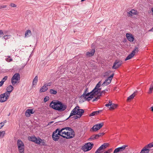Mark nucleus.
<instances>
[{
    "instance_id": "38",
    "label": "nucleus",
    "mask_w": 153,
    "mask_h": 153,
    "mask_svg": "<svg viewBox=\"0 0 153 153\" xmlns=\"http://www.w3.org/2000/svg\"><path fill=\"white\" fill-rule=\"evenodd\" d=\"M5 134V131H0V137H1V138H3Z\"/></svg>"
},
{
    "instance_id": "54",
    "label": "nucleus",
    "mask_w": 153,
    "mask_h": 153,
    "mask_svg": "<svg viewBox=\"0 0 153 153\" xmlns=\"http://www.w3.org/2000/svg\"><path fill=\"white\" fill-rule=\"evenodd\" d=\"M59 130V128L56 129L55 131H54L53 133H54V134H57V132H58Z\"/></svg>"
},
{
    "instance_id": "36",
    "label": "nucleus",
    "mask_w": 153,
    "mask_h": 153,
    "mask_svg": "<svg viewBox=\"0 0 153 153\" xmlns=\"http://www.w3.org/2000/svg\"><path fill=\"white\" fill-rule=\"evenodd\" d=\"M110 91L109 88L106 89L105 90L101 91V93L102 94L104 95L107 91L109 92Z\"/></svg>"
},
{
    "instance_id": "48",
    "label": "nucleus",
    "mask_w": 153,
    "mask_h": 153,
    "mask_svg": "<svg viewBox=\"0 0 153 153\" xmlns=\"http://www.w3.org/2000/svg\"><path fill=\"white\" fill-rule=\"evenodd\" d=\"M52 83L51 82H50L47 83H45V84L46 85V86L47 87V86H50L51 85Z\"/></svg>"
},
{
    "instance_id": "59",
    "label": "nucleus",
    "mask_w": 153,
    "mask_h": 153,
    "mask_svg": "<svg viewBox=\"0 0 153 153\" xmlns=\"http://www.w3.org/2000/svg\"><path fill=\"white\" fill-rule=\"evenodd\" d=\"M4 82L2 81L0 82V87L1 86L4 84Z\"/></svg>"
},
{
    "instance_id": "34",
    "label": "nucleus",
    "mask_w": 153,
    "mask_h": 153,
    "mask_svg": "<svg viewBox=\"0 0 153 153\" xmlns=\"http://www.w3.org/2000/svg\"><path fill=\"white\" fill-rule=\"evenodd\" d=\"M41 140V139L39 137L38 139L36 138V140L35 141V142H34V143L38 144H40L41 143V142L40 141Z\"/></svg>"
},
{
    "instance_id": "5",
    "label": "nucleus",
    "mask_w": 153,
    "mask_h": 153,
    "mask_svg": "<svg viewBox=\"0 0 153 153\" xmlns=\"http://www.w3.org/2000/svg\"><path fill=\"white\" fill-rule=\"evenodd\" d=\"M103 123H99L94 125L90 129V131L92 132H95L100 129L103 126Z\"/></svg>"
},
{
    "instance_id": "30",
    "label": "nucleus",
    "mask_w": 153,
    "mask_h": 153,
    "mask_svg": "<svg viewBox=\"0 0 153 153\" xmlns=\"http://www.w3.org/2000/svg\"><path fill=\"white\" fill-rule=\"evenodd\" d=\"M117 106V104L112 103L111 105H110V107L109 108L110 109H114L115 108H116Z\"/></svg>"
},
{
    "instance_id": "51",
    "label": "nucleus",
    "mask_w": 153,
    "mask_h": 153,
    "mask_svg": "<svg viewBox=\"0 0 153 153\" xmlns=\"http://www.w3.org/2000/svg\"><path fill=\"white\" fill-rule=\"evenodd\" d=\"M4 125V123L1 122L0 123V129Z\"/></svg>"
},
{
    "instance_id": "53",
    "label": "nucleus",
    "mask_w": 153,
    "mask_h": 153,
    "mask_svg": "<svg viewBox=\"0 0 153 153\" xmlns=\"http://www.w3.org/2000/svg\"><path fill=\"white\" fill-rule=\"evenodd\" d=\"M81 117H80V116L79 115H78V116H74L73 117L74 118V119H77L78 118H80Z\"/></svg>"
},
{
    "instance_id": "22",
    "label": "nucleus",
    "mask_w": 153,
    "mask_h": 153,
    "mask_svg": "<svg viewBox=\"0 0 153 153\" xmlns=\"http://www.w3.org/2000/svg\"><path fill=\"white\" fill-rule=\"evenodd\" d=\"M17 144L18 147L23 146H25L23 142L20 139L18 140L17 141Z\"/></svg>"
},
{
    "instance_id": "18",
    "label": "nucleus",
    "mask_w": 153,
    "mask_h": 153,
    "mask_svg": "<svg viewBox=\"0 0 153 153\" xmlns=\"http://www.w3.org/2000/svg\"><path fill=\"white\" fill-rule=\"evenodd\" d=\"M60 137L58 136L57 134L53 133L52 134V138L53 140L54 141H57L59 139Z\"/></svg>"
},
{
    "instance_id": "57",
    "label": "nucleus",
    "mask_w": 153,
    "mask_h": 153,
    "mask_svg": "<svg viewBox=\"0 0 153 153\" xmlns=\"http://www.w3.org/2000/svg\"><path fill=\"white\" fill-rule=\"evenodd\" d=\"M68 132V131H67V132H64V131H62V134H65L66 135L67 134Z\"/></svg>"
},
{
    "instance_id": "25",
    "label": "nucleus",
    "mask_w": 153,
    "mask_h": 153,
    "mask_svg": "<svg viewBox=\"0 0 153 153\" xmlns=\"http://www.w3.org/2000/svg\"><path fill=\"white\" fill-rule=\"evenodd\" d=\"M134 55V53H131L125 59V61H127L128 60L132 58Z\"/></svg>"
},
{
    "instance_id": "44",
    "label": "nucleus",
    "mask_w": 153,
    "mask_h": 153,
    "mask_svg": "<svg viewBox=\"0 0 153 153\" xmlns=\"http://www.w3.org/2000/svg\"><path fill=\"white\" fill-rule=\"evenodd\" d=\"M147 147L149 148H151L153 147V142L150 143L147 145Z\"/></svg>"
},
{
    "instance_id": "55",
    "label": "nucleus",
    "mask_w": 153,
    "mask_h": 153,
    "mask_svg": "<svg viewBox=\"0 0 153 153\" xmlns=\"http://www.w3.org/2000/svg\"><path fill=\"white\" fill-rule=\"evenodd\" d=\"M102 95L103 94H102L101 93V92H100V94L99 95H98L97 97V98L98 99H99L100 98V97L102 96Z\"/></svg>"
},
{
    "instance_id": "13",
    "label": "nucleus",
    "mask_w": 153,
    "mask_h": 153,
    "mask_svg": "<svg viewBox=\"0 0 153 153\" xmlns=\"http://www.w3.org/2000/svg\"><path fill=\"white\" fill-rule=\"evenodd\" d=\"M127 39L131 42H133L134 40V38L132 35L131 33H127L126 34Z\"/></svg>"
},
{
    "instance_id": "15",
    "label": "nucleus",
    "mask_w": 153,
    "mask_h": 153,
    "mask_svg": "<svg viewBox=\"0 0 153 153\" xmlns=\"http://www.w3.org/2000/svg\"><path fill=\"white\" fill-rule=\"evenodd\" d=\"M84 111L83 109H79V108H77L76 109L77 115H79L81 117L83 114L84 113Z\"/></svg>"
},
{
    "instance_id": "31",
    "label": "nucleus",
    "mask_w": 153,
    "mask_h": 153,
    "mask_svg": "<svg viewBox=\"0 0 153 153\" xmlns=\"http://www.w3.org/2000/svg\"><path fill=\"white\" fill-rule=\"evenodd\" d=\"M88 88H86L85 90V91L84 93H83V94L82 95H81V96L80 97L81 99H82V98H84V97L86 98V96L85 95L87 94L86 92Z\"/></svg>"
},
{
    "instance_id": "1",
    "label": "nucleus",
    "mask_w": 153,
    "mask_h": 153,
    "mask_svg": "<svg viewBox=\"0 0 153 153\" xmlns=\"http://www.w3.org/2000/svg\"><path fill=\"white\" fill-rule=\"evenodd\" d=\"M49 106L53 109L59 112L65 111L67 106L60 101L53 100L50 103Z\"/></svg>"
},
{
    "instance_id": "64",
    "label": "nucleus",
    "mask_w": 153,
    "mask_h": 153,
    "mask_svg": "<svg viewBox=\"0 0 153 153\" xmlns=\"http://www.w3.org/2000/svg\"><path fill=\"white\" fill-rule=\"evenodd\" d=\"M149 31H153V27L152 28L149 30Z\"/></svg>"
},
{
    "instance_id": "40",
    "label": "nucleus",
    "mask_w": 153,
    "mask_h": 153,
    "mask_svg": "<svg viewBox=\"0 0 153 153\" xmlns=\"http://www.w3.org/2000/svg\"><path fill=\"white\" fill-rule=\"evenodd\" d=\"M6 32L5 31L3 32L2 30H0V37H2L4 34H5Z\"/></svg>"
},
{
    "instance_id": "17",
    "label": "nucleus",
    "mask_w": 153,
    "mask_h": 153,
    "mask_svg": "<svg viewBox=\"0 0 153 153\" xmlns=\"http://www.w3.org/2000/svg\"><path fill=\"white\" fill-rule=\"evenodd\" d=\"M94 90H93L91 92L87 93V94L85 95L86 97L87 96H91V98H93L94 96L96 94V93L94 91ZM97 95V94H96Z\"/></svg>"
},
{
    "instance_id": "20",
    "label": "nucleus",
    "mask_w": 153,
    "mask_h": 153,
    "mask_svg": "<svg viewBox=\"0 0 153 153\" xmlns=\"http://www.w3.org/2000/svg\"><path fill=\"white\" fill-rule=\"evenodd\" d=\"M48 90V88L46 86L45 84L44 85L40 90V92H44Z\"/></svg>"
},
{
    "instance_id": "37",
    "label": "nucleus",
    "mask_w": 153,
    "mask_h": 153,
    "mask_svg": "<svg viewBox=\"0 0 153 153\" xmlns=\"http://www.w3.org/2000/svg\"><path fill=\"white\" fill-rule=\"evenodd\" d=\"M11 35H4L3 36V38H4V39L5 40H6V39H9L10 38H11Z\"/></svg>"
},
{
    "instance_id": "61",
    "label": "nucleus",
    "mask_w": 153,
    "mask_h": 153,
    "mask_svg": "<svg viewBox=\"0 0 153 153\" xmlns=\"http://www.w3.org/2000/svg\"><path fill=\"white\" fill-rule=\"evenodd\" d=\"M6 60L8 62H10L12 60V59H9L8 58H7L6 59Z\"/></svg>"
},
{
    "instance_id": "45",
    "label": "nucleus",
    "mask_w": 153,
    "mask_h": 153,
    "mask_svg": "<svg viewBox=\"0 0 153 153\" xmlns=\"http://www.w3.org/2000/svg\"><path fill=\"white\" fill-rule=\"evenodd\" d=\"M40 141L41 142V145L43 146H45V140H41Z\"/></svg>"
},
{
    "instance_id": "26",
    "label": "nucleus",
    "mask_w": 153,
    "mask_h": 153,
    "mask_svg": "<svg viewBox=\"0 0 153 153\" xmlns=\"http://www.w3.org/2000/svg\"><path fill=\"white\" fill-rule=\"evenodd\" d=\"M153 90V82L150 85V88H149V91L148 92V93L149 94H151Z\"/></svg>"
},
{
    "instance_id": "60",
    "label": "nucleus",
    "mask_w": 153,
    "mask_h": 153,
    "mask_svg": "<svg viewBox=\"0 0 153 153\" xmlns=\"http://www.w3.org/2000/svg\"><path fill=\"white\" fill-rule=\"evenodd\" d=\"M97 99H97V97H96L95 98L93 99V100H92V101L93 102H94V101H97Z\"/></svg>"
},
{
    "instance_id": "41",
    "label": "nucleus",
    "mask_w": 153,
    "mask_h": 153,
    "mask_svg": "<svg viewBox=\"0 0 153 153\" xmlns=\"http://www.w3.org/2000/svg\"><path fill=\"white\" fill-rule=\"evenodd\" d=\"M94 139H97V138L96 137L95 135H93L91 136L90 138H89V140H94Z\"/></svg>"
},
{
    "instance_id": "49",
    "label": "nucleus",
    "mask_w": 153,
    "mask_h": 153,
    "mask_svg": "<svg viewBox=\"0 0 153 153\" xmlns=\"http://www.w3.org/2000/svg\"><path fill=\"white\" fill-rule=\"evenodd\" d=\"M6 7H7V5H0V9H1L3 8H5Z\"/></svg>"
},
{
    "instance_id": "11",
    "label": "nucleus",
    "mask_w": 153,
    "mask_h": 153,
    "mask_svg": "<svg viewBox=\"0 0 153 153\" xmlns=\"http://www.w3.org/2000/svg\"><path fill=\"white\" fill-rule=\"evenodd\" d=\"M108 146V143H104L98 148V149L96 151L95 153H97V152H98V151L100 152V150L106 148Z\"/></svg>"
},
{
    "instance_id": "16",
    "label": "nucleus",
    "mask_w": 153,
    "mask_h": 153,
    "mask_svg": "<svg viewBox=\"0 0 153 153\" xmlns=\"http://www.w3.org/2000/svg\"><path fill=\"white\" fill-rule=\"evenodd\" d=\"M149 147H147V145L145 146L141 150L139 153H148L150 150L148 149Z\"/></svg>"
},
{
    "instance_id": "43",
    "label": "nucleus",
    "mask_w": 153,
    "mask_h": 153,
    "mask_svg": "<svg viewBox=\"0 0 153 153\" xmlns=\"http://www.w3.org/2000/svg\"><path fill=\"white\" fill-rule=\"evenodd\" d=\"M138 49L137 47H136L135 48V49L132 51V53H134V54L135 53V52H138Z\"/></svg>"
},
{
    "instance_id": "47",
    "label": "nucleus",
    "mask_w": 153,
    "mask_h": 153,
    "mask_svg": "<svg viewBox=\"0 0 153 153\" xmlns=\"http://www.w3.org/2000/svg\"><path fill=\"white\" fill-rule=\"evenodd\" d=\"M7 76H5L1 80V81H3V82H4L7 79Z\"/></svg>"
},
{
    "instance_id": "35",
    "label": "nucleus",
    "mask_w": 153,
    "mask_h": 153,
    "mask_svg": "<svg viewBox=\"0 0 153 153\" xmlns=\"http://www.w3.org/2000/svg\"><path fill=\"white\" fill-rule=\"evenodd\" d=\"M104 134V133H100L98 134H97L95 135L96 137L97 138V139H98L99 137H101Z\"/></svg>"
},
{
    "instance_id": "42",
    "label": "nucleus",
    "mask_w": 153,
    "mask_h": 153,
    "mask_svg": "<svg viewBox=\"0 0 153 153\" xmlns=\"http://www.w3.org/2000/svg\"><path fill=\"white\" fill-rule=\"evenodd\" d=\"M88 97H86V98L84 97L85 100H87L88 101H89L91 100L92 98H91V96H88Z\"/></svg>"
},
{
    "instance_id": "32",
    "label": "nucleus",
    "mask_w": 153,
    "mask_h": 153,
    "mask_svg": "<svg viewBox=\"0 0 153 153\" xmlns=\"http://www.w3.org/2000/svg\"><path fill=\"white\" fill-rule=\"evenodd\" d=\"M49 92L51 94H56L57 91L56 90H55L53 89H51L49 91Z\"/></svg>"
},
{
    "instance_id": "24",
    "label": "nucleus",
    "mask_w": 153,
    "mask_h": 153,
    "mask_svg": "<svg viewBox=\"0 0 153 153\" xmlns=\"http://www.w3.org/2000/svg\"><path fill=\"white\" fill-rule=\"evenodd\" d=\"M31 31L29 30H28L26 31L25 32V37H29L31 35Z\"/></svg>"
},
{
    "instance_id": "39",
    "label": "nucleus",
    "mask_w": 153,
    "mask_h": 153,
    "mask_svg": "<svg viewBox=\"0 0 153 153\" xmlns=\"http://www.w3.org/2000/svg\"><path fill=\"white\" fill-rule=\"evenodd\" d=\"M67 128H66V127L65 128H62L61 129H59V130H58V133L59 134H62V131H63L64 130H66V129H67Z\"/></svg>"
},
{
    "instance_id": "8",
    "label": "nucleus",
    "mask_w": 153,
    "mask_h": 153,
    "mask_svg": "<svg viewBox=\"0 0 153 153\" xmlns=\"http://www.w3.org/2000/svg\"><path fill=\"white\" fill-rule=\"evenodd\" d=\"M101 85V82L100 81L98 82L96 85L95 88L93 89L94 90V91L95 93H97V94H98L99 93H100L101 92L100 91L101 89V88H100Z\"/></svg>"
},
{
    "instance_id": "46",
    "label": "nucleus",
    "mask_w": 153,
    "mask_h": 153,
    "mask_svg": "<svg viewBox=\"0 0 153 153\" xmlns=\"http://www.w3.org/2000/svg\"><path fill=\"white\" fill-rule=\"evenodd\" d=\"M49 99V98L48 97L46 96L44 99V101L45 102L48 101Z\"/></svg>"
},
{
    "instance_id": "29",
    "label": "nucleus",
    "mask_w": 153,
    "mask_h": 153,
    "mask_svg": "<svg viewBox=\"0 0 153 153\" xmlns=\"http://www.w3.org/2000/svg\"><path fill=\"white\" fill-rule=\"evenodd\" d=\"M38 81V76H36L34 78L33 81V85L36 84Z\"/></svg>"
},
{
    "instance_id": "14",
    "label": "nucleus",
    "mask_w": 153,
    "mask_h": 153,
    "mask_svg": "<svg viewBox=\"0 0 153 153\" xmlns=\"http://www.w3.org/2000/svg\"><path fill=\"white\" fill-rule=\"evenodd\" d=\"M34 112L33 111V109H28L26 110L25 113V115L27 117H29L30 115V114H33Z\"/></svg>"
},
{
    "instance_id": "12",
    "label": "nucleus",
    "mask_w": 153,
    "mask_h": 153,
    "mask_svg": "<svg viewBox=\"0 0 153 153\" xmlns=\"http://www.w3.org/2000/svg\"><path fill=\"white\" fill-rule=\"evenodd\" d=\"M94 146V144L90 143H88L85 145V148L86 151H89L91 150Z\"/></svg>"
},
{
    "instance_id": "50",
    "label": "nucleus",
    "mask_w": 153,
    "mask_h": 153,
    "mask_svg": "<svg viewBox=\"0 0 153 153\" xmlns=\"http://www.w3.org/2000/svg\"><path fill=\"white\" fill-rule=\"evenodd\" d=\"M127 16L128 17H131L132 16V13H130V11L127 12Z\"/></svg>"
},
{
    "instance_id": "23",
    "label": "nucleus",
    "mask_w": 153,
    "mask_h": 153,
    "mask_svg": "<svg viewBox=\"0 0 153 153\" xmlns=\"http://www.w3.org/2000/svg\"><path fill=\"white\" fill-rule=\"evenodd\" d=\"M19 152L20 153H24L25 150V146H23L18 147Z\"/></svg>"
},
{
    "instance_id": "10",
    "label": "nucleus",
    "mask_w": 153,
    "mask_h": 153,
    "mask_svg": "<svg viewBox=\"0 0 153 153\" xmlns=\"http://www.w3.org/2000/svg\"><path fill=\"white\" fill-rule=\"evenodd\" d=\"M79 108L80 107L78 106H76L74 109H73V110L71 111L70 115L68 117L65 119V120H68L70 117L71 116L76 114L77 115V112H76V109L77 108Z\"/></svg>"
},
{
    "instance_id": "28",
    "label": "nucleus",
    "mask_w": 153,
    "mask_h": 153,
    "mask_svg": "<svg viewBox=\"0 0 153 153\" xmlns=\"http://www.w3.org/2000/svg\"><path fill=\"white\" fill-rule=\"evenodd\" d=\"M36 138L35 136L29 137H28L29 140L34 142H35V140H36Z\"/></svg>"
},
{
    "instance_id": "9",
    "label": "nucleus",
    "mask_w": 153,
    "mask_h": 153,
    "mask_svg": "<svg viewBox=\"0 0 153 153\" xmlns=\"http://www.w3.org/2000/svg\"><path fill=\"white\" fill-rule=\"evenodd\" d=\"M127 145H124L121 147H119L115 149L113 153H117L123 151L125 150L126 147H127Z\"/></svg>"
},
{
    "instance_id": "4",
    "label": "nucleus",
    "mask_w": 153,
    "mask_h": 153,
    "mask_svg": "<svg viewBox=\"0 0 153 153\" xmlns=\"http://www.w3.org/2000/svg\"><path fill=\"white\" fill-rule=\"evenodd\" d=\"M20 79V74L19 73L15 74L11 78V83L13 85H14Z\"/></svg>"
},
{
    "instance_id": "21",
    "label": "nucleus",
    "mask_w": 153,
    "mask_h": 153,
    "mask_svg": "<svg viewBox=\"0 0 153 153\" xmlns=\"http://www.w3.org/2000/svg\"><path fill=\"white\" fill-rule=\"evenodd\" d=\"M102 110H100L98 111H93L89 115L90 117L93 116L98 114L100 112H101Z\"/></svg>"
},
{
    "instance_id": "2",
    "label": "nucleus",
    "mask_w": 153,
    "mask_h": 153,
    "mask_svg": "<svg viewBox=\"0 0 153 153\" xmlns=\"http://www.w3.org/2000/svg\"><path fill=\"white\" fill-rule=\"evenodd\" d=\"M14 88L11 85L8 86L6 88L7 91L0 96V102H2L6 101L9 98L10 93L13 90Z\"/></svg>"
},
{
    "instance_id": "27",
    "label": "nucleus",
    "mask_w": 153,
    "mask_h": 153,
    "mask_svg": "<svg viewBox=\"0 0 153 153\" xmlns=\"http://www.w3.org/2000/svg\"><path fill=\"white\" fill-rule=\"evenodd\" d=\"M135 92H134L132 94L128 97L127 99V100L128 101L133 99L135 96Z\"/></svg>"
},
{
    "instance_id": "63",
    "label": "nucleus",
    "mask_w": 153,
    "mask_h": 153,
    "mask_svg": "<svg viewBox=\"0 0 153 153\" xmlns=\"http://www.w3.org/2000/svg\"><path fill=\"white\" fill-rule=\"evenodd\" d=\"M57 134L58 135V136H61V137H62V136H63V135L62 134H60V133L59 134V133H57Z\"/></svg>"
},
{
    "instance_id": "7",
    "label": "nucleus",
    "mask_w": 153,
    "mask_h": 153,
    "mask_svg": "<svg viewBox=\"0 0 153 153\" xmlns=\"http://www.w3.org/2000/svg\"><path fill=\"white\" fill-rule=\"evenodd\" d=\"M122 64V61L118 59H117L114 63L112 68L114 69H117Z\"/></svg>"
},
{
    "instance_id": "3",
    "label": "nucleus",
    "mask_w": 153,
    "mask_h": 153,
    "mask_svg": "<svg viewBox=\"0 0 153 153\" xmlns=\"http://www.w3.org/2000/svg\"><path fill=\"white\" fill-rule=\"evenodd\" d=\"M66 128L67 129L66 130V131H68L70 132H69L68 131L67 134H66V136H62V137L67 139L72 138L74 137L75 133L73 129L69 127H66Z\"/></svg>"
},
{
    "instance_id": "19",
    "label": "nucleus",
    "mask_w": 153,
    "mask_h": 153,
    "mask_svg": "<svg viewBox=\"0 0 153 153\" xmlns=\"http://www.w3.org/2000/svg\"><path fill=\"white\" fill-rule=\"evenodd\" d=\"M95 51V49H92L91 50V52H87L86 53V55L87 56L89 57L92 56L94 55Z\"/></svg>"
},
{
    "instance_id": "33",
    "label": "nucleus",
    "mask_w": 153,
    "mask_h": 153,
    "mask_svg": "<svg viewBox=\"0 0 153 153\" xmlns=\"http://www.w3.org/2000/svg\"><path fill=\"white\" fill-rule=\"evenodd\" d=\"M130 13H132V15H136L138 14L137 11L134 9H132L131 10H130Z\"/></svg>"
},
{
    "instance_id": "56",
    "label": "nucleus",
    "mask_w": 153,
    "mask_h": 153,
    "mask_svg": "<svg viewBox=\"0 0 153 153\" xmlns=\"http://www.w3.org/2000/svg\"><path fill=\"white\" fill-rule=\"evenodd\" d=\"M110 72L109 71H108V72H106L105 73V75L104 76H107V75H108V74H109V73H110Z\"/></svg>"
},
{
    "instance_id": "58",
    "label": "nucleus",
    "mask_w": 153,
    "mask_h": 153,
    "mask_svg": "<svg viewBox=\"0 0 153 153\" xmlns=\"http://www.w3.org/2000/svg\"><path fill=\"white\" fill-rule=\"evenodd\" d=\"M112 150L111 149H109L107 151H105V152H107L108 153H110Z\"/></svg>"
},
{
    "instance_id": "62",
    "label": "nucleus",
    "mask_w": 153,
    "mask_h": 153,
    "mask_svg": "<svg viewBox=\"0 0 153 153\" xmlns=\"http://www.w3.org/2000/svg\"><path fill=\"white\" fill-rule=\"evenodd\" d=\"M111 105V104H109L108 103L107 104L105 105V106L106 107H108L109 106H110Z\"/></svg>"
},
{
    "instance_id": "6",
    "label": "nucleus",
    "mask_w": 153,
    "mask_h": 153,
    "mask_svg": "<svg viewBox=\"0 0 153 153\" xmlns=\"http://www.w3.org/2000/svg\"><path fill=\"white\" fill-rule=\"evenodd\" d=\"M114 74L113 73L109 77L106 79L105 81L103 82V83L101 84V85L103 87L107 86L109 85L111 82V81L113 78Z\"/></svg>"
},
{
    "instance_id": "52",
    "label": "nucleus",
    "mask_w": 153,
    "mask_h": 153,
    "mask_svg": "<svg viewBox=\"0 0 153 153\" xmlns=\"http://www.w3.org/2000/svg\"><path fill=\"white\" fill-rule=\"evenodd\" d=\"M10 6L13 7H16V5L13 3H11Z\"/></svg>"
}]
</instances>
